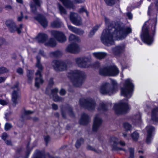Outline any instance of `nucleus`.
I'll return each instance as SVG.
<instances>
[{"mask_svg": "<svg viewBox=\"0 0 158 158\" xmlns=\"http://www.w3.org/2000/svg\"><path fill=\"white\" fill-rule=\"evenodd\" d=\"M12 127V126L11 124L7 123H6L5 126V129L6 131H8Z\"/></svg>", "mask_w": 158, "mask_h": 158, "instance_id": "nucleus-49", "label": "nucleus"}, {"mask_svg": "<svg viewBox=\"0 0 158 158\" xmlns=\"http://www.w3.org/2000/svg\"><path fill=\"white\" fill-rule=\"evenodd\" d=\"M87 149L88 150H91L95 152H97V151L96 149L90 145H87Z\"/></svg>", "mask_w": 158, "mask_h": 158, "instance_id": "nucleus-54", "label": "nucleus"}, {"mask_svg": "<svg viewBox=\"0 0 158 158\" xmlns=\"http://www.w3.org/2000/svg\"><path fill=\"white\" fill-rule=\"evenodd\" d=\"M129 150L130 152V157L129 158H134V149L131 148H129Z\"/></svg>", "mask_w": 158, "mask_h": 158, "instance_id": "nucleus-45", "label": "nucleus"}, {"mask_svg": "<svg viewBox=\"0 0 158 158\" xmlns=\"http://www.w3.org/2000/svg\"><path fill=\"white\" fill-rule=\"evenodd\" d=\"M110 80V83L104 82L100 86L99 91L102 94L110 96L118 91V85L117 81L112 79Z\"/></svg>", "mask_w": 158, "mask_h": 158, "instance_id": "nucleus-3", "label": "nucleus"}, {"mask_svg": "<svg viewBox=\"0 0 158 158\" xmlns=\"http://www.w3.org/2000/svg\"><path fill=\"white\" fill-rule=\"evenodd\" d=\"M119 71L115 66H110L100 69V75L103 76H116L118 74Z\"/></svg>", "mask_w": 158, "mask_h": 158, "instance_id": "nucleus-7", "label": "nucleus"}, {"mask_svg": "<svg viewBox=\"0 0 158 158\" xmlns=\"http://www.w3.org/2000/svg\"><path fill=\"white\" fill-rule=\"evenodd\" d=\"M17 72L20 75H23V70L21 68H19L17 69L16 70Z\"/></svg>", "mask_w": 158, "mask_h": 158, "instance_id": "nucleus-57", "label": "nucleus"}, {"mask_svg": "<svg viewBox=\"0 0 158 158\" xmlns=\"http://www.w3.org/2000/svg\"><path fill=\"white\" fill-rule=\"evenodd\" d=\"M102 119L96 115L94 120L92 129L94 131L96 132L102 124Z\"/></svg>", "mask_w": 158, "mask_h": 158, "instance_id": "nucleus-18", "label": "nucleus"}, {"mask_svg": "<svg viewBox=\"0 0 158 158\" xmlns=\"http://www.w3.org/2000/svg\"><path fill=\"white\" fill-rule=\"evenodd\" d=\"M52 106L53 110H56L58 109V106L56 104L53 103L52 104Z\"/></svg>", "mask_w": 158, "mask_h": 158, "instance_id": "nucleus-63", "label": "nucleus"}, {"mask_svg": "<svg viewBox=\"0 0 158 158\" xmlns=\"http://www.w3.org/2000/svg\"><path fill=\"white\" fill-rule=\"evenodd\" d=\"M62 25V23L58 19L54 20L51 23V26L53 28H60L61 27Z\"/></svg>", "mask_w": 158, "mask_h": 158, "instance_id": "nucleus-30", "label": "nucleus"}, {"mask_svg": "<svg viewBox=\"0 0 158 158\" xmlns=\"http://www.w3.org/2000/svg\"><path fill=\"white\" fill-rule=\"evenodd\" d=\"M84 139L83 138L77 139L75 143V146L77 149H78L80 148L81 145L83 143Z\"/></svg>", "mask_w": 158, "mask_h": 158, "instance_id": "nucleus-35", "label": "nucleus"}, {"mask_svg": "<svg viewBox=\"0 0 158 158\" xmlns=\"http://www.w3.org/2000/svg\"><path fill=\"white\" fill-rule=\"evenodd\" d=\"M100 66V63L98 61L95 62L93 64V67L95 69H98L99 68Z\"/></svg>", "mask_w": 158, "mask_h": 158, "instance_id": "nucleus-50", "label": "nucleus"}, {"mask_svg": "<svg viewBox=\"0 0 158 158\" xmlns=\"http://www.w3.org/2000/svg\"><path fill=\"white\" fill-rule=\"evenodd\" d=\"M72 2L73 4H77L82 3L83 2V1L82 0H73Z\"/></svg>", "mask_w": 158, "mask_h": 158, "instance_id": "nucleus-59", "label": "nucleus"}, {"mask_svg": "<svg viewBox=\"0 0 158 158\" xmlns=\"http://www.w3.org/2000/svg\"><path fill=\"white\" fill-rule=\"evenodd\" d=\"M67 76L73 85L76 87L81 86L84 81L85 74L83 72L79 70L70 71L67 73Z\"/></svg>", "mask_w": 158, "mask_h": 158, "instance_id": "nucleus-2", "label": "nucleus"}, {"mask_svg": "<svg viewBox=\"0 0 158 158\" xmlns=\"http://www.w3.org/2000/svg\"><path fill=\"white\" fill-rule=\"evenodd\" d=\"M31 11L34 14H36V8L35 5H31Z\"/></svg>", "mask_w": 158, "mask_h": 158, "instance_id": "nucleus-52", "label": "nucleus"}, {"mask_svg": "<svg viewBox=\"0 0 158 158\" xmlns=\"http://www.w3.org/2000/svg\"><path fill=\"white\" fill-rule=\"evenodd\" d=\"M44 139L46 143V145H47V144L50 140V137L49 135L45 136H44Z\"/></svg>", "mask_w": 158, "mask_h": 158, "instance_id": "nucleus-53", "label": "nucleus"}, {"mask_svg": "<svg viewBox=\"0 0 158 158\" xmlns=\"http://www.w3.org/2000/svg\"><path fill=\"white\" fill-rule=\"evenodd\" d=\"M53 79L51 78L48 81V85L50 87H52L54 84V82L53 80Z\"/></svg>", "mask_w": 158, "mask_h": 158, "instance_id": "nucleus-55", "label": "nucleus"}, {"mask_svg": "<svg viewBox=\"0 0 158 158\" xmlns=\"http://www.w3.org/2000/svg\"><path fill=\"white\" fill-rule=\"evenodd\" d=\"M34 111H32L30 110H24L23 113L21 116V117L23 119H26V116L31 114H33L34 113Z\"/></svg>", "mask_w": 158, "mask_h": 158, "instance_id": "nucleus-39", "label": "nucleus"}, {"mask_svg": "<svg viewBox=\"0 0 158 158\" xmlns=\"http://www.w3.org/2000/svg\"><path fill=\"white\" fill-rule=\"evenodd\" d=\"M139 137V135L138 133L136 131L134 132L131 134L132 138L135 141L137 140Z\"/></svg>", "mask_w": 158, "mask_h": 158, "instance_id": "nucleus-41", "label": "nucleus"}, {"mask_svg": "<svg viewBox=\"0 0 158 158\" xmlns=\"http://www.w3.org/2000/svg\"><path fill=\"white\" fill-rule=\"evenodd\" d=\"M147 131V137L146 139V142L148 144L150 143L152 140V134L154 131L155 129L152 126H148L146 127Z\"/></svg>", "mask_w": 158, "mask_h": 158, "instance_id": "nucleus-24", "label": "nucleus"}, {"mask_svg": "<svg viewBox=\"0 0 158 158\" xmlns=\"http://www.w3.org/2000/svg\"><path fill=\"white\" fill-rule=\"evenodd\" d=\"M89 121L90 117L89 116L85 113H82L79 121L80 124L83 125H86Z\"/></svg>", "mask_w": 158, "mask_h": 158, "instance_id": "nucleus-22", "label": "nucleus"}, {"mask_svg": "<svg viewBox=\"0 0 158 158\" xmlns=\"http://www.w3.org/2000/svg\"><path fill=\"white\" fill-rule=\"evenodd\" d=\"M68 27L70 31L78 35H82L84 33V31L83 30L74 27L71 25H68Z\"/></svg>", "mask_w": 158, "mask_h": 158, "instance_id": "nucleus-26", "label": "nucleus"}, {"mask_svg": "<svg viewBox=\"0 0 158 158\" xmlns=\"http://www.w3.org/2000/svg\"><path fill=\"white\" fill-rule=\"evenodd\" d=\"M75 60L78 66L81 68H87L91 65L90 60L87 57L77 58Z\"/></svg>", "mask_w": 158, "mask_h": 158, "instance_id": "nucleus-13", "label": "nucleus"}, {"mask_svg": "<svg viewBox=\"0 0 158 158\" xmlns=\"http://www.w3.org/2000/svg\"><path fill=\"white\" fill-rule=\"evenodd\" d=\"M51 35L59 42H64L66 40V36L61 31L53 30L51 31Z\"/></svg>", "mask_w": 158, "mask_h": 158, "instance_id": "nucleus-15", "label": "nucleus"}, {"mask_svg": "<svg viewBox=\"0 0 158 158\" xmlns=\"http://www.w3.org/2000/svg\"><path fill=\"white\" fill-rule=\"evenodd\" d=\"M61 111L62 116L64 118H66L67 111H68L69 115L71 117H73L74 116V114L72 108L69 105L62 107Z\"/></svg>", "mask_w": 158, "mask_h": 158, "instance_id": "nucleus-17", "label": "nucleus"}, {"mask_svg": "<svg viewBox=\"0 0 158 158\" xmlns=\"http://www.w3.org/2000/svg\"><path fill=\"white\" fill-rule=\"evenodd\" d=\"M123 126L126 131L130 130L131 128V125L128 123H125L123 124Z\"/></svg>", "mask_w": 158, "mask_h": 158, "instance_id": "nucleus-43", "label": "nucleus"}, {"mask_svg": "<svg viewBox=\"0 0 158 158\" xmlns=\"http://www.w3.org/2000/svg\"><path fill=\"white\" fill-rule=\"evenodd\" d=\"M24 124L23 120H19L18 123V126L19 127H22Z\"/></svg>", "mask_w": 158, "mask_h": 158, "instance_id": "nucleus-58", "label": "nucleus"}, {"mask_svg": "<svg viewBox=\"0 0 158 158\" xmlns=\"http://www.w3.org/2000/svg\"><path fill=\"white\" fill-rule=\"evenodd\" d=\"M60 94L62 96H64L66 94V91L65 90L63 89H62L60 92Z\"/></svg>", "mask_w": 158, "mask_h": 158, "instance_id": "nucleus-60", "label": "nucleus"}, {"mask_svg": "<svg viewBox=\"0 0 158 158\" xmlns=\"http://www.w3.org/2000/svg\"><path fill=\"white\" fill-rule=\"evenodd\" d=\"M33 1L35 4L39 7L40 6L41 4L42 3L41 0H33Z\"/></svg>", "mask_w": 158, "mask_h": 158, "instance_id": "nucleus-47", "label": "nucleus"}, {"mask_svg": "<svg viewBox=\"0 0 158 158\" xmlns=\"http://www.w3.org/2000/svg\"><path fill=\"white\" fill-rule=\"evenodd\" d=\"M37 62L36 67L38 69L35 73L36 77L35 78V86L37 88L40 87V84L43 83L44 81L41 74L43 70V67L40 63V57L39 56H36Z\"/></svg>", "mask_w": 158, "mask_h": 158, "instance_id": "nucleus-4", "label": "nucleus"}, {"mask_svg": "<svg viewBox=\"0 0 158 158\" xmlns=\"http://www.w3.org/2000/svg\"><path fill=\"white\" fill-rule=\"evenodd\" d=\"M48 38L47 35L45 34L39 33L36 36V39L39 43H43L45 42Z\"/></svg>", "mask_w": 158, "mask_h": 158, "instance_id": "nucleus-25", "label": "nucleus"}, {"mask_svg": "<svg viewBox=\"0 0 158 158\" xmlns=\"http://www.w3.org/2000/svg\"><path fill=\"white\" fill-rule=\"evenodd\" d=\"M35 19L38 21L44 27L47 26L48 22L45 17L41 15H39L35 17Z\"/></svg>", "mask_w": 158, "mask_h": 158, "instance_id": "nucleus-23", "label": "nucleus"}, {"mask_svg": "<svg viewBox=\"0 0 158 158\" xmlns=\"http://www.w3.org/2000/svg\"><path fill=\"white\" fill-rule=\"evenodd\" d=\"M51 54L56 57H59L62 55L61 52L59 51H56L55 52H52Z\"/></svg>", "mask_w": 158, "mask_h": 158, "instance_id": "nucleus-44", "label": "nucleus"}, {"mask_svg": "<svg viewBox=\"0 0 158 158\" xmlns=\"http://www.w3.org/2000/svg\"><path fill=\"white\" fill-rule=\"evenodd\" d=\"M5 8L6 10H10L12 9V7L10 5H7L5 6Z\"/></svg>", "mask_w": 158, "mask_h": 158, "instance_id": "nucleus-64", "label": "nucleus"}, {"mask_svg": "<svg viewBox=\"0 0 158 158\" xmlns=\"http://www.w3.org/2000/svg\"><path fill=\"white\" fill-rule=\"evenodd\" d=\"M154 23L153 24L151 28L152 30V31L153 35L154 34L156 29V26L157 23V19H153Z\"/></svg>", "mask_w": 158, "mask_h": 158, "instance_id": "nucleus-46", "label": "nucleus"}, {"mask_svg": "<svg viewBox=\"0 0 158 158\" xmlns=\"http://www.w3.org/2000/svg\"><path fill=\"white\" fill-rule=\"evenodd\" d=\"M19 85V83L17 82L11 88V89H13V91L12 94L11 100L13 102L12 105L14 107H15L16 105L18 103V101L21 96Z\"/></svg>", "mask_w": 158, "mask_h": 158, "instance_id": "nucleus-10", "label": "nucleus"}, {"mask_svg": "<svg viewBox=\"0 0 158 158\" xmlns=\"http://www.w3.org/2000/svg\"><path fill=\"white\" fill-rule=\"evenodd\" d=\"M32 158H45L44 153L37 150Z\"/></svg>", "mask_w": 158, "mask_h": 158, "instance_id": "nucleus-31", "label": "nucleus"}, {"mask_svg": "<svg viewBox=\"0 0 158 158\" xmlns=\"http://www.w3.org/2000/svg\"><path fill=\"white\" fill-rule=\"evenodd\" d=\"M52 66L57 72L63 71L67 69V66L65 62L60 60H54L52 63Z\"/></svg>", "mask_w": 158, "mask_h": 158, "instance_id": "nucleus-12", "label": "nucleus"}, {"mask_svg": "<svg viewBox=\"0 0 158 158\" xmlns=\"http://www.w3.org/2000/svg\"><path fill=\"white\" fill-rule=\"evenodd\" d=\"M134 88V86L131 80L130 79H127L123 87L121 88V95L127 98H130L131 96Z\"/></svg>", "mask_w": 158, "mask_h": 158, "instance_id": "nucleus-6", "label": "nucleus"}, {"mask_svg": "<svg viewBox=\"0 0 158 158\" xmlns=\"http://www.w3.org/2000/svg\"><path fill=\"white\" fill-rule=\"evenodd\" d=\"M104 20L108 28L103 30L101 36V40L103 43L107 46L114 44L113 37H116L122 39L131 32V28L125 27L121 23L114 21L110 22L106 16H104Z\"/></svg>", "mask_w": 158, "mask_h": 158, "instance_id": "nucleus-1", "label": "nucleus"}, {"mask_svg": "<svg viewBox=\"0 0 158 158\" xmlns=\"http://www.w3.org/2000/svg\"><path fill=\"white\" fill-rule=\"evenodd\" d=\"M33 72L32 71L28 70L27 72V76L28 78V82L31 83L33 77Z\"/></svg>", "mask_w": 158, "mask_h": 158, "instance_id": "nucleus-33", "label": "nucleus"}, {"mask_svg": "<svg viewBox=\"0 0 158 158\" xmlns=\"http://www.w3.org/2000/svg\"><path fill=\"white\" fill-rule=\"evenodd\" d=\"M69 18L71 22L75 25L79 26L82 24L81 19L77 14L71 12Z\"/></svg>", "mask_w": 158, "mask_h": 158, "instance_id": "nucleus-16", "label": "nucleus"}, {"mask_svg": "<svg viewBox=\"0 0 158 158\" xmlns=\"http://www.w3.org/2000/svg\"><path fill=\"white\" fill-rule=\"evenodd\" d=\"M66 51L73 53H77L79 51V48L77 44L73 43L69 45L66 48Z\"/></svg>", "mask_w": 158, "mask_h": 158, "instance_id": "nucleus-20", "label": "nucleus"}, {"mask_svg": "<svg viewBox=\"0 0 158 158\" xmlns=\"http://www.w3.org/2000/svg\"><path fill=\"white\" fill-rule=\"evenodd\" d=\"M56 44V42L55 39L53 38H51L48 41L45 43V45L51 47H55Z\"/></svg>", "mask_w": 158, "mask_h": 158, "instance_id": "nucleus-32", "label": "nucleus"}, {"mask_svg": "<svg viewBox=\"0 0 158 158\" xmlns=\"http://www.w3.org/2000/svg\"><path fill=\"white\" fill-rule=\"evenodd\" d=\"M141 115L139 113H138L134 117V121L133 122L135 123H140L141 122Z\"/></svg>", "mask_w": 158, "mask_h": 158, "instance_id": "nucleus-36", "label": "nucleus"}, {"mask_svg": "<svg viewBox=\"0 0 158 158\" xmlns=\"http://www.w3.org/2000/svg\"><path fill=\"white\" fill-rule=\"evenodd\" d=\"M114 109L116 114H118L127 113L129 110L128 99H125L118 103L115 104Z\"/></svg>", "mask_w": 158, "mask_h": 158, "instance_id": "nucleus-5", "label": "nucleus"}, {"mask_svg": "<svg viewBox=\"0 0 158 158\" xmlns=\"http://www.w3.org/2000/svg\"><path fill=\"white\" fill-rule=\"evenodd\" d=\"M106 4L109 6H112L115 3V0H104Z\"/></svg>", "mask_w": 158, "mask_h": 158, "instance_id": "nucleus-42", "label": "nucleus"}, {"mask_svg": "<svg viewBox=\"0 0 158 158\" xmlns=\"http://www.w3.org/2000/svg\"><path fill=\"white\" fill-rule=\"evenodd\" d=\"M153 5H150L148 7V14L150 15V14L152 13L153 11Z\"/></svg>", "mask_w": 158, "mask_h": 158, "instance_id": "nucleus-51", "label": "nucleus"}, {"mask_svg": "<svg viewBox=\"0 0 158 158\" xmlns=\"http://www.w3.org/2000/svg\"><path fill=\"white\" fill-rule=\"evenodd\" d=\"M110 144L112 147V150H123L125 152L126 150L122 148H119L117 146L118 144L119 143L121 145L124 146L125 145V143L122 141H119L118 139L115 137H112L110 139Z\"/></svg>", "mask_w": 158, "mask_h": 158, "instance_id": "nucleus-14", "label": "nucleus"}, {"mask_svg": "<svg viewBox=\"0 0 158 158\" xmlns=\"http://www.w3.org/2000/svg\"><path fill=\"white\" fill-rule=\"evenodd\" d=\"M108 110V107L106 104L104 103H101L98 108V110H102L103 111H106Z\"/></svg>", "mask_w": 158, "mask_h": 158, "instance_id": "nucleus-37", "label": "nucleus"}, {"mask_svg": "<svg viewBox=\"0 0 158 158\" xmlns=\"http://www.w3.org/2000/svg\"><path fill=\"white\" fill-rule=\"evenodd\" d=\"M7 135L6 133H3L2 135V139L5 140L7 138Z\"/></svg>", "mask_w": 158, "mask_h": 158, "instance_id": "nucleus-62", "label": "nucleus"}, {"mask_svg": "<svg viewBox=\"0 0 158 158\" xmlns=\"http://www.w3.org/2000/svg\"><path fill=\"white\" fill-rule=\"evenodd\" d=\"M6 24L10 32L14 33L17 31L19 34L21 33V30L23 28V24H20L19 27H17L16 24L13 20L8 19L6 21Z\"/></svg>", "mask_w": 158, "mask_h": 158, "instance_id": "nucleus-11", "label": "nucleus"}, {"mask_svg": "<svg viewBox=\"0 0 158 158\" xmlns=\"http://www.w3.org/2000/svg\"><path fill=\"white\" fill-rule=\"evenodd\" d=\"M51 94L50 95V97H52L53 100L56 102H61L63 99V98L59 96L57 94L58 92V89L57 88H55L51 90Z\"/></svg>", "mask_w": 158, "mask_h": 158, "instance_id": "nucleus-21", "label": "nucleus"}, {"mask_svg": "<svg viewBox=\"0 0 158 158\" xmlns=\"http://www.w3.org/2000/svg\"><path fill=\"white\" fill-rule=\"evenodd\" d=\"M151 117L153 121L158 122V108L156 107L152 110Z\"/></svg>", "mask_w": 158, "mask_h": 158, "instance_id": "nucleus-27", "label": "nucleus"}, {"mask_svg": "<svg viewBox=\"0 0 158 158\" xmlns=\"http://www.w3.org/2000/svg\"><path fill=\"white\" fill-rule=\"evenodd\" d=\"M93 55L98 59H101L104 58L107 55V54L105 52H94L93 53Z\"/></svg>", "mask_w": 158, "mask_h": 158, "instance_id": "nucleus-29", "label": "nucleus"}, {"mask_svg": "<svg viewBox=\"0 0 158 158\" xmlns=\"http://www.w3.org/2000/svg\"><path fill=\"white\" fill-rule=\"evenodd\" d=\"M79 38L73 34H71L69 36V40L70 41H73L74 42L77 41L79 40Z\"/></svg>", "mask_w": 158, "mask_h": 158, "instance_id": "nucleus-40", "label": "nucleus"}, {"mask_svg": "<svg viewBox=\"0 0 158 158\" xmlns=\"http://www.w3.org/2000/svg\"><path fill=\"white\" fill-rule=\"evenodd\" d=\"M99 26L98 25L94 27L92 30L90 31L89 34H88V36L90 37L91 38L94 35L95 33L98 30L99 28Z\"/></svg>", "mask_w": 158, "mask_h": 158, "instance_id": "nucleus-34", "label": "nucleus"}, {"mask_svg": "<svg viewBox=\"0 0 158 158\" xmlns=\"http://www.w3.org/2000/svg\"><path fill=\"white\" fill-rule=\"evenodd\" d=\"M29 144H30V143H29V142H28V144L27 145V146H26V148H27V154L28 155L30 153L31 151V150H30L29 149V147H28V146H29Z\"/></svg>", "mask_w": 158, "mask_h": 158, "instance_id": "nucleus-61", "label": "nucleus"}, {"mask_svg": "<svg viewBox=\"0 0 158 158\" xmlns=\"http://www.w3.org/2000/svg\"><path fill=\"white\" fill-rule=\"evenodd\" d=\"M125 48V44H122L112 48V50L114 55L119 56L123 52Z\"/></svg>", "mask_w": 158, "mask_h": 158, "instance_id": "nucleus-19", "label": "nucleus"}, {"mask_svg": "<svg viewBox=\"0 0 158 158\" xmlns=\"http://www.w3.org/2000/svg\"><path fill=\"white\" fill-rule=\"evenodd\" d=\"M85 12L86 13L87 15L88 16V13L87 11V10L85 9L84 7H82L80 8L79 10V12L80 13H82Z\"/></svg>", "mask_w": 158, "mask_h": 158, "instance_id": "nucleus-56", "label": "nucleus"}, {"mask_svg": "<svg viewBox=\"0 0 158 158\" xmlns=\"http://www.w3.org/2000/svg\"><path fill=\"white\" fill-rule=\"evenodd\" d=\"M64 6L66 8L71 9L73 8L74 5L72 1L71 0H60Z\"/></svg>", "mask_w": 158, "mask_h": 158, "instance_id": "nucleus-28", "label": "nucleus"}, {"mask_svg": "<svg viewBox=\"0 0 158 158\" xmlns=\"http://www.w3.org/2000/svg\"><path fill=\"white\" fill-rule=\"evenodd\" d=\"M148 21L144 24L142 28V33L141 37L142 40L148 45L151 44L153 42L152 37L148 33Z\"/></svg>", "mask_w": 158, "mask_h": 158, "instance_id": "nucleus-8", "label": "nucleus"}, {"mask_svg": "<svg viewBox=\"0 0 158 158\" xmlns=\"http://www.w3.org/2000/svg\"><path fill=\"white\" fill-rule=\"evenodd\" d=\"M8 71V70L4 67H2L0 68V75Z\"/></svg>", "mask_w": 158, "mask_h": 158, "instance_id": "nucleus-48", "label": "nucleus"}, {"mask_svg": "<svg viewBox=\"0 0 158 158\" xmlns=\"http://www.w3.org/2000/svg\"><path fill=\"white\" fill-rule=\"evenodd\" d=\"M57 6L61 14H66V11L65 9L60 3H58Z\"/></svg>", "mask_w": 158, "mask_h": 158, "instance_id": "nucleus-38", "label": "nucleus"}, {"mask_svg": "<svg viewBox=\"0 0 158 158\" xmlns=\"http://www.w3.org/2000/svg\"><path fill=\"white\" fill-rule=\"evenodd\" d=\"M79 103L81 106L90 111L94 110L96 105L95 100L90 98L81 99L79 100Z\"/></svg>", "mask_w": 158, "mask_h": 158, "instance_id": "nucleus-9", "label": "nucleus"}]
</instances>
